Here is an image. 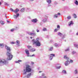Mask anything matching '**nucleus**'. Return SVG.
<instances>
[{
    "label": "nucleus",
    "instance_id": "nucleus-1",
    "mask_svg": "<svg viewBox=\"0 0 78 78\" xmlns=\"http://www.w3.org/2000/svg\"><path fill=\"white\" fill-rule=\"evenodd\" d=\"M5 49L7 50V52L6 53V55L7 56V60H11L12 58L13 57V55H12V53L11 52V48L9 47L7 45H6L5 47Z\"/></svg>",
    "mask_w": 78,
    "mask_h": 78
},
{
    "label": "nucleus",
    "instance_id": "nucleus-2",
    "mask_svg": "<svg viewBox=\"0 0 78 78\" xmlns=\"http://www.w3.org/2000/svg\"><path fill=\"white\" fill-rule=\"evenodd\" d=\"M32 42L33 45H35L36 47H40L41 45V44L39 41V38L38 37L37 38L36 40L34 39L32 40Z\"/></svg>",
    "mask_w": 78,
    "mask_h": 78
},
{
    "label": "nucleus",
    "instance_id": "nucleus-3",
    "mask_svg": "<svg viewBox=\"0 0 78 78\" xmlns=\"http://www.w3.org/2000/svg\"><path fill=\"white\" fill-rule=\"evenodd\" d=\"M26 69H24V72L23 73L24 75H25V74H27V72H30L31 71V68H30V65H26Z\"/></svg>",
    "mask_w": 78,
    "mask_h": 78
},
{
    "label": "nucleus",
    "instance_id": "nucleus-4",
    "mask_svg": "<svg viewBox=\"0 0 78 78\" xmlns=\"http://www.w3.org/2000/svg\"><path fill=\"white\" fill-rule=\"evenodd\" d=\"M4 64L5 65H8V62L4 59H0V66H3Z\"/></svg>",
    "mask_w": 78,
    "mask_h": 78
},
{
    "label": "nucleus",
    "instance_id": "nucleus-5",
    "mask_svg": "<svg viewBox=\"0 0 78 78\" xmlns=\"http://www.w3.org/2000/svg\"><path fill=\"white\" fill-rule=\"evenodd\" d=\"M19 11V9H16V10H14V12L15 14H16V15H14V19H17L19 17V13H17Z\"/></svg>",
    "mask_w": 78,
    "mask_h": 78
},
{
    "label": "nucleus",
    "instance_id": "nucleus-6",
    "mask_svg": "<svg viewBox=\"0 0 78 78\" xmlns=\"http://www.w3.org/2000/svg\"><path fill=\"white\" fill-rule=\"evenodd\" d=\"M58 35L59 36H60V37H62V38H61L62 39H64V38H65V37H66V34H62L60 32H58Z\"/></svg>",
    "mask_w": 78,
    "mask_h": 78
},
{
    "label": "nucleus",
    "instance_id": "nucleus-7",
    "mask_svg": "<svg viewBox=\"0 0 78 78\" xmlns=\"http://www.w3.org/2000/svg\"><path fill=\"white\" fill-rule=\"evenodd\" d=\"M49 60L50 61H51L53 59V56H55V55L54 54H50L49 55Z\"/></svg>",
    "mask_w": 78,
    "mask_h": 78
},
{
    "label": "nucleus",
    "instance_id": "nucleus-8",
    "mask_svg": "<svg viewBox=\"0 0 78 78\" xmlns=\"http://www.w3.org/2000/svg\"><path fill=\"white\" fill-rule=\"evenodd\" d=\"M27 33L28 34H29V35H30L31 36H36V34L34 33H32L27 32Z\"/></svg>",
    "mask_w": 78,
    "mask_h": 78
},
{
    "label": "nucleus",
    "instance_id": "nucleus-9",
    "mask_svg": "<svg viewBox=\"0 0 78 78\" xmlns=\"http://www.w3.org/2000/svg\"><path fill=\"white\" fill-rule=\"evenodd\" d=\"M32 22L33 23H37V19H34L31 20Z\"/></svg>",
    "mask_w": 78,
    "mask_h": 78
},
{
    "label": "nucleus",
    "instance_id": "nucleus-10",
    "mask_svg": "<svg viewBox=\"0 0 78 78\" xmlns=\"http://www.w3.org/2000/svg\"><path fill=\"white\" fill-rule=\"evenodd\" d=\"M47 19H48V17L47 16H45V18L42 20V22L44 23L46 22H47Z\"/></svg>",
    "mask_w": 78,
    "mask_h": 78
},
{
    "label": "nucleus",
    "instance_id": "nucleus-11",
    "mask_svg": "<svg viewBox=\"0 0 78 78\" xmlns=\"http://www.w3.org/2000/svg\"><path fill=\"white\" fill-rule=\"evenodd\" d=\"M69 64H70V62L68 60L65 63V65L66 66H68V65Z\"/></svg>",
    "mask_w": 78,
    "mask_h": 78
},
{
    "label": "nucleus",
    "instance_id": "nucleus-12",
    "mask_svg": "<svg viewBox=\"0 0 78 78\" xmlns=\"http://www.w3.org/2000/svg\"><path fill=\"white\" fill-rule=\"evenodd\" d=\"M25 51L26 52V55H30V53H29V51H28V49H27L25 50Z\"/></svg>",
    "mask_w": 78,
    "mask_h": 78
},
{
    "label": "nucleus",
    "instance_id": "nucleus-13",
    "mask_svg": "<svg viewBox=\"0 0 78 78\" xmlns=\"http://www.w3.org/2000/svg\"><path fill=\"white\" fill-rule=\"evenodd\" d=\"M62 73L66 75V74H67V72L66 70H63L62 71Z\"/></svg>",
    "mask_w": 78,
    "mask_h": 78
},
{
    "label": "nucleus",
    "instance_id": "nucleus-14",
    "mask_svg": "<svg viewBox=\"0 0 78 78\" xmlns=\"http://www.w3.org/2000/svg\"><path fill=\"white\" fill-rule=\"evenodd\" d=\"M36 51V49L34 48H32L30 50V51L31 52H34V51Z\"/></svg>",
    "mask_w": 78,
    "mask_h": 78
},
{
    "label": "nucleus",
    "instance_id": "nucleus-15",
    "mask_svg": "<svg viewBox=\"0 0 78 78\" xmlns=\"http://www.w3.org/2000/svg\"><path fill=\"white\" fill-rule=\"evenodd\" d=\"M5 46V44L4 43H0V47H1V48H3Z\"/></svg>",
    "mask_w": 78,
    "mask_h": 78
},
{
    "label": "nucleus",
    "instance_id": "nucleus-16",
    "mask_svg": "<svg viewBox=\"0 0 78 78\" xmlns=\"http://www.w3.org/2000/svg\"><path fill=\"white\" fill-rule=\"evenodd\" d=\"M45 74L43 73L42 75V78H47V77L45 76Z\"/></svg>",
    "mask_w": 78,
    "mask_h": 78
},
{
    "label": "nucleus",
    "instance_id": "nucleus-17",
    "mask_svg": "<svg viewBox=\"0 0 78 78\" xmlns=\"http://www.w3.org/2000/svg\"><path fill=\"white\" fill-rule=\"evenodd\" d=\"M58 16L57 14H55L53 16V18H58Z\"/></svg>",
    "mask_w": 78,
    "mask_h": 78
},
{
    "label": "nucleus",
    "instance_id": "nucleus-18",
    "mask_svg": "<svg viewBox=\"0 0 78 78\" xmlns=\"http://www.w3.org/2000/svg\"><path fill=\"white\" fill-rule=\"evenodd\" d=\"M16 45H18V46H19V44H20V41L19 40H17L16 41Z\"/></svg>",
    "mask_w": 78,
    "mask_h": 78
},
{
    "label": "nucleus",
    "instance_id": "nucleus-19",
    "mask_svg": "<svg viewBox=\"0 0 78 78\" xmlns=\"http://www.w3.org/2000/svg\"><path fill=\"white\" fill-rule=\"evenodd\" d=\"M54 45L55 47H59V45L57 44V43H55L54 44Z\"/></svg>",
    "mask_w": 78,
    "mask_h": 78
},
{
    "label": "nucleus",
    "instance_id": "nucleus-20",
    "mask_svg": "<svg viewBox=\"0 0 78 78\" xmlns=\"http://www.w3.org/2000/svg\"><path fill=\"white\" fill-rule=\"evenodd\" d=\"M47 2L48 4H50L51 3V0H47Z\"/></svg>",
    "mask_w": 78,
    "mask_h": 78
},
{
    "label": "nucleus",
    "instance_id": "nucleus-21",
    "mask_svg": "<svg viewBox=\"0 0 78 78\" xmlns=\"http://www.w3.org/2000/svg\"><path fill=\"white\" fill-rule=\"evenodd\" d=\"M73 23L72 21H71L70 22L69 24V26H70L71 25H73Z\"/></svg>",
    "mask_w": 78,
    "mask_h": 78
},
{
    "label": "nucleus",
    "instance_id": "nucleus-22",
    "mask_svg": "<svg viewBox=\"0 0 78 78\" xmlns=\"http://www.w3.org/2000/svg\"><path fill=\"white\" fill-rule=\"evenodd\" d=\"M0 23L2 25H4V24H5V22H4L3 21L1 20L0 21Z\"/></svg>",
    "mask_w": 78,
    "mask_h": 78
},
{
    "label": "nucleus",
    "instance_id": "nucleus-23",
    "mask_svg": "<svg viewBox=\"0 0 78 78\" xmlns=\"http://www.w3.org/2000/svg\"><path fill=\"white\" fill-rule=\"evenodd\" d=\"M74 3L77 6L78 5V2L77 0H75L74 2Z\"/></svg>",
    "mask_w": 78,
    "mask_h": 78
},
{
    "label": "nucleus",
    "instance_id": "nucleus-24",
    "mask_svg": "<svg viewBox=\"0 0 78 78\" xmlns=\"http://www.w3.org/2000/svg\"><path fill=\"white\" fill-rule=\"evenodd\" d=\"M73 16L74 19H76V18H77V16H76V15L75 14H74L73 15Z\"/></svg>",
    "mask_w": 78,
    "mask_h": 78
},
{
    "label": "nucleus",
    "instance_id": "nucleus-25",
    "mask_svg": "<svg viewBox=\"0 0 78 78\" xmlns=\"http://www.w3.org/2000/svg\"><path fill=\"white\" fill-rule=\"evenodd\" d=\"M74 45L75 47L77 48H78V44H74Z\"/></svg>",
    "mask_w": 78,
    "mask_h": 78
},
{
    "label": "nucleus",
    "instance_id": "nucleus-26",
    "mask_svg": "<svg viewBox=\"0 0 78 78\" xmlns=\"http://www.w3.org/2000/svg\"><path fill=\"white\" fill-rule=\"evenodd\" d=\"M74 73L76 75L78 74V70H77V69H76L75 70H74Z\"/></svg>",
    "mask_w": 78,
    "mask_h": 78
},
{
    "label": "nucleus",
    "instance_id": "nucleus-27",
    "mask_svg": "<svg viewBox=\"0 0 78 78\" xmlns=\"http://www.w3.org/2000/svg\"><path fill=\"white\" fill-rule=\"evenodd\" d=\"M61 66V65L60 64H56L55 65V68H56L58 67H59V66Z\"/></svg>",
    "mask_w": 78,
    "mask_h": 78
},
{
    "label": "nucleus",
    "instance_id": "nucleus-28",
    "mask_svg": "<svg viewBox=\"0 0 78 78\" xmlns=\"http://www.w3.org/2000/svg\"><path fill=\"white\" fill-rule=\"evenodd\" d=\"M24 11H25V8H23L20 10L21 12H24Z\"/></svg>",
    "mask_w": 78,
    "mask_h": 78
},
{
    "label": "nucleus",
    "instance_id": "nucleus-29",
    "mask_svg": "<svg viewBox=\"0 0 78 78\" xmlns=\"http://www.w3.org/2000/svg\"><path fill=\"white\" fill-rule=\"evenodd\" d=\"M61 68V66H58L56 68V69H60Z\"/></svg>",
    "mask_w": 78,
    "mask_h": 78
},
{
    "label": "nucleus",
    "instance_id": "nucleus-30",
    "mask_svg": "<svg viewBox=\"0 0 78 78\" xmlns=\"http://www.w3.org/2000/svg\"><path fill=\"white\" fill-rule=\"evenodd\" d=\"M64 58H65V59H69V58L67 57V56L66 55L64 56Z\"/></svg>",
    "mask_w": 78,
    "mask_h": 78
},
{
    "label": "nucleus",
    "instance_id": "nucleus-31",
    "mask_svg": "<svg viewBox=\"0 0 78 78\" xmlns=\"http://www.w3.org/2000/svg\"><path fill=\"white\" fill-rule=\"evenodd\" d=\"M67 19L68 20H70L71 19V16H69L67 17Z\"/></svg>",
    "mask_w": 78,
    "mask_h": 78
},
{
    "label": "nucleus",
    "instance_id": "nucleus-32",
    "mask_svg": "<svg viewBox=\"0 0 78 78\" xmlns=\"http://www.w3.org/2000/svg\"><path fill=\"white\" fill-rule=\"evenodd\" d=\"M4 4L5 5V6H9V4H8V3L5 2L4 3Z\"/></svg>",
    "mask_w": 78,
    "mask_h": 78
},
{
    "label": "nucleus",
    "instance_id": "nucleus-33",
    "mask_svg": "<svg viewBox=\"0 0 78 78\" xmlns=\"http://www.w3.org/2000/svg\"><path fill=\"white\" fill-rule=\"evenodd\" d=\"M53 47L49 48V50L50 51H52L53 50Z\"/></svg>",
    "mask_w": 78,
    "mask_h": 78
},
{
    "label": "nucleus",
    "instance_id": "nucleus-34",
    "mask_svg": "<svg viewBox=\"0 0 78 78\" xmlns=\"http://www.w3.org/2000/svg\"><path fill=\"white\" fill-rule=\"evenodd\" d=\"M72 53L73 55H74V54H75V53H76V51H73Z\"/></svg>",
    "mask_w": 78,
    "mask_h": 78
},
{
    "label": "nucleus",
    "instance_id": "nucleus-35",
    "mask_svg": "<svg viewBox=\"0 0 78 78\" xmlns=\"http://www.w3.org/2000/svg\"><path fill=\"white\" fill-rule=\"evenodd\" d=\"M57 28L58 30H59V29H60V26L59 25H57Z\"/></svg>",
    "mask_w": 78,
    "mask_h": 78
},
{
    "label": "nucleus",
    "instance_id": "nucleus-36",
    "mask_svg": "<svg viewBox=\"0 0 78 78\" xmlns=\"http://www.w3.org/2000/svg\"><path fill=\"white\" fill-rule=\"evenodd\" d=\"M43 31H47V29L46 28H44Z\"/></svg>",
    "mask_w": 78,
    "mask_h": 78
},
{
    "label": "nucleus",
    "instance_id": "nucleus-37",
    "mask_svg": "<svg viewBox=\"0 0 78 78\" xmlns=\"http://www.w3.org/2000/svg\"><path fill=\"white\" fill-rule=\"evenodd\" d=\"M10 44H16V42H10Z\"/></svg>",
    "mask_w": 78,
    "mask_h": 78
},
{
    "label": "nucleus",
    "instance_id": "nucleus-38",
    "mask_svg": "<svg viewBox=\"0 0 78 78\" xmlns=\"http://www.w3.org/2000/svg\"><path fill=\"white\" fill-rule=\"evenodd\" d=\"M69 51V48H68L65 50V51Z\"/></svg>",
    "mask_w": 78,
    "mask_h": 78
},
{
    "label": "nucleus",
    "instance_id": "nucleus-39",
    "mask_svg": "<svg viewBox=\"0 0 78 78\" xmlns=\"http://www.w3.org/2000/svg\"><path fill=\"white\" fill-rule=\"evenodd\" d=\"M14 30L15 29H12L10 30V31L11 32H13V31H14Z\"/></svg>",
    "mask_w": 78,
    "mask_h": 78
},
{
    "label": "nucleus",
    "instance_id": "nucleus-40",
    "mask_svg": "<svg viewBox=\"0 0 78 78\" xmlns=\"http://www.w3.org/2000/svg\"><path fill=\"white\" fill-rule=\"evenodd\" d=\"M73 62V61L72 60H70V61L69 62V63L70 62H71V63H72Z\"/></svg>",
    "mask_w": 78,
    "mask_h": 78
},
{
    "label": "nucleus",
    "instance_id": "nucleus-41",
    "mask_svg": "<svg viewBox=\"0 0 78 78\" xmlns=\"http://www.w3.org/2000/svg\"><path fill=\"white\" fill-rule=\"evenodd\" d=\"M31 46H27V48H31Z\"/></svg>",
    "mask_w": 78,
    "mask_h": 78
},
{
    "label": "nucleus",
    "instance_id": "nucleus-42",
    "mask_svg": "<svg viewBox=\"0 0 78 78\" xmlns=\"http://www.w3.org/2000/svg\"><path fill=\"white\" fill-rule=\"evenodd\" d=\"M57 15H58V16H60L61 15V13H58Z\"/></svg>",
    "mask_w": 78,
    "mask_h": 78
},
{
    "label": "nucleus",
    "instance_id": "nucleus-43",
    "mask_svg": "<svg viewBox=\"0 0 78 78\" xmlns=\"http://www.w3.org/2000/svg\"><path fill=\"white\" fill-rule=\"evenodd\" d=\"M10 10H11V11H13V12H14V10L12 9V8H10Z\"/></svg>",
    "mask_w": 78,
    "mask_h": 78
},
{
    "label": "nucleus",
    "instance_id": "nucleus-44",
    "mask_svg": "<svg viewBox=\"0 0 78 78\" xmlns=\"http://www.w3.org/2000/svg\"><path fill=\"white\" fill-rule=\"evenodd\" d=\"M54 4L55 5H57V4H58V3L57 2H54Z\"/></svg>",
    "mask_w": 78,
    "mask_h": 78
},
{
    "label": "nucleus",
    "instance_id": "nucleus-45",
    "mask_svg": "<svg viewBox=\"0 0 78 78\" xmlns=\"http://www.w3.org/2000/svg\"><path fill=\"white\" fill-rule=\"evenodd\" d=\"M57 31H58V29H56L54 30V31H55V32Z\"/></svg>",
    "mask_w": 78,
    "mask_h": 78
},
{
    "label": "nucleus",
    "instance_id": "nucleus-46",
    "mask_svg": "<svg viewBox=\"0 0 78 78\" xmlns=\"http://www.w3.org/2000/svg\"><path fill=\"white\" fill-rule=\"evenodd\" d=\"M35 55H34V54H33L32 55H30V57H32L33 56H35Z\"/></svg>",
    "mask_w": 78,
    "mask_h": 78
},
{
    "label": "nucleus",
    "instance_id": "nucleus-47",
    "mask_svg": "<svg viewBox=\"0 0 78 78\" xmlns=\"http://www.w3.org/2000/svg\"><path fill=\"white\" fill-rule=\"evenodd\" d=\"M36 30L37 33H39V30H38V29H37Z\"/></svg>",
    "mask_w": 78,
    "mask_h": 78
},
{
    "label": "nucleus",
    "instance_id": "nucleus-48",
    "mask_svg": "<svg viewBox=\"0 0 78 78\" xmlns=\"http://www.w3.org/2000/svg\"><path fill=\"white\" fill-rule=\"evenodd\" d=\"M7 23H9L11 22V21H8V20H7Z\"/></svg>",
    "mask_w": 78,
    "mask_h": 78
},
{
    "label": "nucleus",
    "instance_id": "nucleus-49",
    "mask_svg": "<svg viewBox=\"0 0 78 78\" xmlns=\"http://www.w3.org/2000/svg\"><path fill=\"white\" fill-rule=\"evenodd\" d=\"M51 5H50V4H48V6H51Z\"/></svg>",
    "mask_w": 78,
    "mask_h": 78
},
{
    "label": "nucleus",
    "instance_id": "nucleus-50",
    "mask_svg": "<svg viewBox=\"0 0 78 78\" xmlns=\"http://www.w3.org/2000/svg\"><path fill=\"white\" fill-rule=\"evenodd\" d=\"M46 37L48 38H49V37L48 36V35H47L46 36Z\"/></svg>",
    "mask_w": 78,
    "mask_h": 78
},
{
    "label": "nucleus",
    "instance_id": "nucleus-51",
    "mask_svg": "<svg viewBox=\"0 0 78 78\" xmlns=\"http://www.w3.org/2000/svg\"><path fill=\"white\" fill-rule=\"evenodd\" d=\"M15 63H19V62L18 61H16L15 62Z\"/></svg>",
    "mask_w": 78,
    "mask_h": 78
},
{
    "label": "nucleus",
    "instance_id": "nucleus-52",
    "mask_svg": "<svg viewBox=\"0 0 78 78\" xmlns=\"http://www.w3.org/2000/svg\"><path fill=\"white\" fill-rule=\"evenodd\" d=\"M36 78H42V76H40L38 77H37Z\"/></svg>",
    "mask_w": 78,
    "mask_h": 78
},
{
    "label": "nucleus",
    "instance_id": "nucleus-53",
    "mask_svg": "<svg viewBox=\"0 0 78 78\" xmlns=\"http://www.w3.org/2000/svg\"><path fill=\"white\" fill-rule=\"evenodd\" d=\"M18 62H22V61L20 60H18Z\"/></svg>",
    "mask_w": 78,
    "mask_h": 78
},
{
    "label": "nucleus",
    "instance_id": "nucleus-54",
    "mask_svg": "<svg viewBox=\"0 0 78 78\" xmlns=\"http://www.w3.org/2000/svg\"><path fill=\"white\" fill-rule=\"evenodd\" d=\"M5 18L6 19L7 18V16H6V14H5Z\"/></svg>",
    "mask_w": 78,
    "mask_h": 78
},
{
    "label": "nucleus",
    "instance_id": "nucleus-55",
    "mask_svg": "<svg viewBox=\"0 0 78 78\" xmlns=\"http://www.w3.org/2000/svg\"><path fill=\"white\" fill-rule=\"evenodd\" d=\"M30 2H33V1H34V0H30Z\"/></svg>",
    "mask_w": 78,
    "mask_h": 78
},
{
    "label": "nucleus",
    "instance_id": "nucleus-56",
    "mask_svg": "<svg viewBox=\"0 0 78 78\" xmlns=\"http://www.w3.org/2000/svg\"><path fill=\"white\" fill-rule=\"evenodd\" d=\"M40 24L41 25H42V23H40Z\"/></svg>",
    "mask_w": 78,
    "mask_h": 78
},
{
    "label": "nucleus",
    "instance_id": "nucleus-57",
    "mask_svg": "<svg viewBox=\"0 0 78 78\" xmlns=\"http://www.w3.org/2000/svg\"><path fill=\"white\" fill-rule=\"evenodd\" d=\"M50 42H53V40H51V41H50Z\"/></svg>",
    "mask_w": 78,
    "mask_h": 78
},
{
    "label": "nucleus",
    "instance_id": "nucleus-58",
    "mask_svg": "<svg viewBox=\"0 0 78 78\" xmlns=\"http://www.w3.org/2000/svg\"><path fill=\"white\" fill-rule=\"evenodd\" d=\"M30 39H33V37H30Z\"/></svg>",
    "mask_w": 78,
    "mask_h": 78
},
{
    "label": "nucleus",
    "instance_id": "nucleus-59",
    "mask_svg": "<svg viewBox=\"0 0 78 78\" xmlns=\"http://www.w3.org/2000/svg\"><path fill=\"white\" fill-rule=\"evenodd\" d=\"M2 5V2H0V5Z\"/></svg>",
    "mask_w": 78,
    "mask_h": 78
},
{
    "label": "nucleus",
    "instance_id": "nucleus-60",
    "mask_svg": "<svg viewBox=\"0 0 78 78\" xmlns=\"http://www.w3.org/2000/svg\"><path fill=\"white\" fill-rule=\"evenodd\" d=\"M27 9L28 10H30V9H29V8H27Z\"/></svg>",
    "mask_w": 78,
    "mask_h": 78
},
{
    "label": "nucleus",
    "instance_id": "nucleus-61",
    "mask_svg": "<svg viewBox=\"0 0 78 78\" xmlns=\"http://www.w3.org/2000/svg\"><path fill=\"white\" fill-rule=\"evenodd\" d=\"M41 72H42L41 71H39V73H41Z\"/></svg>",
    "mask_w": 78,
    "mask_h": 78
},
{
    "label": "nucleus",
    "instance_id": "nucleus-62",
    "mask_svg": "<svg viewBox=\"0 0 78 78\" xmlns=\"http://www.w3.org/2000/svg\"><path fill=\"white\" fill-rule=\"evenodd\" d=\"M34 64V62H32V64Z\"/></svg>",
    "mask_w": 78,
    "mask_h": 78
},
{
    "label": "nucleus",
    "instance_id": "nucleus-63",
    "mask_svg": "<svg viewBox=\"0 0 78 78\" xmlns=\"http://www.w3.org/2000/svg\"><path fill=\"white\" fill-rule=\"evenodd\" d=\"M31 56V55H27V56H28H28Z\"/></svg>",
    "mask_w": 78,
    "mask_h": 78
},
{
    "label": "nucleus",
    "instance_id": "nucleus-64",
    "mask_svg": "<svg viewBox=\"0 0 78 78\" xmlns=\"http://www.w3.org/2000/svg\"><path fill=\"white\" fill-rule=\"evenodd\" d=\"M62 1H64L65 0H62Z\"/></svg>",
    "mask_w": 78,
    "mask_h": 78
}]
</instances>
